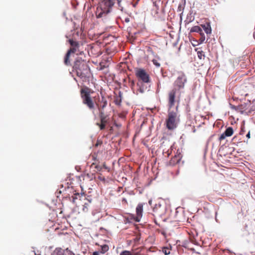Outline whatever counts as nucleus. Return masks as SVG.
<instances>
[{
    "label": "nucleus",
    "mask_w": 255,
    "mask_h": 255,
    "mask_svg": "<svg viewBox=\"0 0 255 255\" xmlns=\"http://www.w3.org/2000/svg\"><path fill=\"white\" fill-rule=\"evenodd\" d=\"M52 255H63L62 250L56 249Z\"/></svg>",
    "instance_id": "23"
},
{
    "label": "nucleus",
    "mask_w": 255,
    "mask_h": 255,
    "mask_svg": "<svg viewBox=\"0 0 255 255\" xmlns=\"http://www.w3.org/2000/svg\"><path fill=\"white\" fill-rule=\"evenodd\" d=\"M95 163H93L92 165H95Z\"/></svg>",
    "instance_id": "40"
},
{
    "label": "nucleus",
    "mask_w": 255,
    "mask_h": 255,
    "mask_svg": "<svg viewBox=\"0 0 255 255\" xmlns=\"http://www.w3.org/2000/svg\"><path fill=\"white\" fill-rule=\"evenodd\" d=\"M201 26L207 34H210L211 33V27L209 23L202 24Z\"/></svg>",
    "instance_id": "16"
},
{
    "label": "nucleus",
    "mask_w": 255,
    "mask_h": 255,
    "mask_svg": "<svg viewBox=\"0 0 255 255\" xmlns=\"http://www.w3.org/2000/svg\"><path fill=\"white\" fill-rule=\"evenodd\" d=\"M234 132L233 129L232 127L228 128L224 132H223L219 137V140L221 141L224 140L227 136H231Z\"/></svg>",
    "instance_id": "10"
},
{
    "label": "nucleus",
    "mask_w": 255,
    "mask_h": 255,
    "mask_svg": "<svg viewBox=\"0 0 255 255\" xmlns=\"http://www.w3.org/2000/svg\"><path fill=\"white\" fill-rule=\"evenodd\" d=\"M190 32L191 33L192 32H198L201 35H203L204 33L202 31V29L199 26H193L191 29H190Z\"/></svg>",
    "instance_id": "13"
},
{
    "label": "nucleus",
    "mask_w": 255,
    "mask_h": 255,
    "mask_svg": "<svg viewBox=\"0 0 255 255\" xmlns=\"http://www.w3.org/2000/svg\"><path fill=\"white\" fill-rule=\"evenodd\" d=\"M126 21H127V22H128V21H129V19H126Z\"/></svg>",
    "instance_id": "39"
},
{
    "label": "nucleus",
    "mask_w": 255,
    "mask_h": 255,
    "mask_svg": "<svg viewBox=\"0 0 255 255\" xmlns=\"http://www.w3.org/2000/svg\"><path fill=\"white\" fill-rule=\"evenodd\" d=\"M103 143V141L100 139H98L97 140L96 143L95 144V146L98 147L99 145H102Z\"/></svg>",
    "instance_id": "28"
},
{
    "label": "nucleus",
    "mask_w": 255,
    "mask_h": 255,
    "mask_svg": "<svg viewBox=\"0 0 255 255\" xmlns=\"http://www.w3.org/2000/svg\"><path fill=\"white\" fill-rule=\"evenodd\" d=\"M69 42L71 45V48L68 51V52H70V53H76L78 51L79 47V44L78 42L73 39H69Z\"/></svg>",
    "instance_id": "9"
},
{
    "label": "nucleus",
    "mask_w": 255,
    "mask_h": 255,
    "mask_svg": "<svg viewBox=\"0 0 255 255\" xmlns=\"http://www.w3.org/2000/svg\"><path fill=\"white\" fill-rule=\"evenodd\" d=\"M94 93V92L87 87H85L80 90V96L83 104L91 110L95 108L94 102L91 96V94Z\"/></svg>",
    "instance_id": "5"
},
{
    "label": "nucleus",
    "mask_w": 255,
    "mask_h": 255,
    "mask_svg": "<svg viewBox=\"0 0 255 255\" xmlns=\"http://www.w3.org/2000/svg\"><path fill=\"white\" fill-rule=\"evenodd\" d=\"M172 153V146L170 147L167 151L163 150V154L166 157H168L169 155Z\"/></svg>",
    "instance_id": "19"
},
{
    "label": "nucleus",
    "mask_w": 255,
    "mask_h": 255,
    "mask_svg": "<svg viewBox=\"0 0 255 255\" xmlns=\"http://www.w3.org/2000/svg\"><path fill=\"white\" fill-rule=\"evenodd\" d=\"M200 49V48L196 49V51L197 52L198 57L200 59H204L205 57L204 52L202 50Z\"/></svg>",
    "instance_id": "17"
},
{
    "label": "nucleus",
    "mask_w": 255,
    "mask_h": 255,
    "mask_svg": "<svg viewBox=\"0 0 255 255\" xmlns=\"http://www.w3.org/2000/svg\"><path fill=\"white\" fill-rule=\"evenodd\" d=\"M246 136L248 138H250V132L249 131L248 133H247Z\"/></svg>",
    "instance_id": "34"
},
{
    "label": "nucleus",
    "mask_w": 255,
    "mask_h": 255,
    "mask_svg": "<svg viewBox=\"0 0 255 255\" xmlns=\"http://www.w3.org/2000/svg\"><path fill=\"white\" fill-rule=\"evenodd\" d=\"M73 68V71L76 72L77 76L82 79L85 78L89 72V68L86 61L80 58L76 59Z\"/></svg>",
    "instance_id": "4"
},
{
    "label": "nucleus",
    "mask_w": 255,
    "mask_h": 255,
    "mask_svg": "<svg viewBox=\"0 0 255 255\" xmlns=\"http://www.w3.org/2000/svg\"><path fill=\"white\" fill-rule=\"evenodd\" d=\"M168 115L165 121L166 127L169 130L175 129L180 122V115L178 112V106L175 110H172L173 107H170L169 103L168 104Z\"/></svg>",
    "instance_id": "2"
},
{
    "label": "nucleus",
    "mask_w": 255,
    "mask_h": 255,
    "mask_svg": "<svg viewBox=\"0 0 255 255\" xmlns=\"http://www.w3.org/2000/svg\"><path fill=\"white\" fill-rule=\"evenodd\" d=\"M202 37L201 38V42H202L204 41L205 39V36H204V34L203 35H201Z\"/></svg>",
    "instance_id": "33"
},
{
    "label": "nucleus",
    "mask_w": 255,
    "mask_h": 255,
    "mask_svg": "<svg viewBox=\"0 0 255 255\" xmlns=\"http://www.w3.org/2000/svg\"><path fill=\"white\" fill-rule=\"evenodd\" d=\"M103 167L106 169H108V167H107L106 165V163H104L103 164Z\"/></svg>",
    "instance_id": "36"
},
{
    "label": "nucleus",
    "mask_w": 255,
    "mask_h": 255,
    "mask_svg": "<svg viewBox=\"0 0 255 255\" xmlns=\"http://www.w3.org/2000/svg\"><path fill=\"white\" fill-rule=\"evenodd\" d=\"M143 212V205L141 203H139L137 205L136 208V216L134 215H131L130 216L131 219L136 222H139L142 216Z\"/></svg>",
    "instance_id": "7"
},
{
    "label": "nucleus",
    "mask_w": 255,
    "mask_h": 255,
    "mask_svg": "<svg viewBox=\"0 0 255 255\" xmlns=\"http://www.w3.org/2000/svg\"><path fill=\"white\" fill-rule=\"evenodd\" d=\"M97 105L98 107V109L100 108V109L104 110L107 105V101L104 97H102L100 104H97Z\"/></svg>",
    "instance_id": "14"
},
{
    "label": "nucleus",
    "mask_w": 255,
    "mask_h": 255,
    "mask_svg": "<svg viewBox=\"0 0 255 255\" xmlns=\"http://www.w3.org/2000/svg\"><path fill=\"white\" fill-rule=\"evenodd\" d=\"M90 203V201H87V202H85L84 205H83V208L82 210L83 212H87L88 210V207L89 206V203Z\"/></svg>",
    "instance_id": "20"
},
{
    "label": "nucleus",
    "mask_w": 255,
    "mask_h": 255,
    "mask_svg": "<svg viewBox=\"0 0 255 255\" xmlns=\"http://www.w3.org/2000/svg\"><path fill=\"white\" fill-rule=\"evenodd\" d=\"M187 82V78L185 74L179 72L178 77L174 82V88L168 94V101L170 107H173L175 103V96L176 94H181V91L184 88L185 83Z\"/></svg>",
    "instance_id": "1"
},
{
    "label": "nucleus",
    "mask_w": 255,
    "mask_h": 255,
    "mask_svg": "<svg viewBox=\"0 0 255 255\" xmlns=\"http://www.w3.org/2000/svg\"><path fill=\"white\" fill-rule=\"evenodd\" d=\"M115 3V0H103L99 2L96 15L97 18H104L110 12Z\"/></svg>",
    "instance_id": "3"
},
{
    "label": "nucleus",
    "mask_w": 255,
    "mask_h": 255,
    "mask_svg": "<svg viewBox=\"0 0 255 255\" xmlns=\"http://www.w3.org/2000/svg\"><path fill=\"white\" fill-rule=\"evenodd\" d=\"M92 157H93V160H95L96 158H95V157L94 156V155H92Z\"/></svg>",
    "instance_id": "38"
},
{
    "label": "nucleus",
    "mask_w": 255,
    "mask_h": 255,
    "mask_svg": "<svg viewBox=\"0 0 255 255\" xmlns=\"http://www.w3.org/2000/svg\"><path fill=\"white\" fill-rule=\"evenodd\" d=\"M90 52L95 56H99L101 54L100 52V47L97 44H94L91 46Z\"/></svg>",
    "instance_id": "11"
},
{
    "label": "nucleus",
    "mask_w": 255,
    "mask_h": 255,
    "mask_svg": "<svg viewBox=\"0 0 255 255\" xmlns=\"http://www.w3.org/2000/svg\"><path fill=\"white\" fill-rule=\"evenodd\" d=\"M120 255H141V254L139 252H134L133 251L125 250L122 252Z\"/></svg>",
    "instance_id": "15"
},
{
    "label": "nucleus",
    "mask_w": 255,
    "mask_h": 255,
    "mask_svg": "<svg viewBox=\"0 0 255 255\" xmlns=\"http://www.w3.org/2000/svg\"><path fill=\"white\" fill-rule=\"evenodd\" d=\"M100 121H101V123H102L107 124L108 122V119L107 118V116L100 119Z\"/></svg>",
    "instance_id": "26"
},
{
    "label": "nucleus",
    "mask_w": 255,
    "mask_h": 255,
    "mask_svg": "<svg viewBox=\"0 0 255 255\" xmlns=\"http://www.w3.org/2000/svg\"><path fill=\"white\" fill-rule=\"evenodd\" d=\"M135 75L143 83L149 82V76L145 71L142 69H138L136 70Z\"/></svg>",
    "instance_id": "6"
},
{
    "label": "nucleus",
    "mask_w": 255,
    "mask_h": 255,
    "mask_svg": "<svg viewBox=\"0 0 255 255\" xmlns=\"http://www.w3.org/2000/svg\"><path fill=\"white\" fill-rule=\"evenodd\" d=\"M121 102V99L119 100L118 99H117L115 100V103L117 105H119L120 104Z\"/></svg>",
    "instance_id": "31"
},
{
    "label": "nucleus",
    "mask_w": 255,
    "mask_h": 255,
    "mask_svg": "<svg viewBox=\"0 0 255 255\" xmlns=\"http://www.w3.org/2000/svg\"><path fill=\"white\" fill-rule=\"evenodd\" d=\"M154 210V212L156 213L157 214H160L161 213V212L160 211H158V209L157 207L154 208L153 209Z\"/></svg>",
    "instance_id": "30"
},
{
    "label": "nucleus",
    "mask_w": 255,
    "mask_h": 255,
    "mask_svg": "<svg viewBox=\"0 0 255 255\" xmlns=\"http://www.w3.org/2000/svg\"><path fill=\"white\" fill-rule=\"evenodd\" d=\"M158 59H154L152 60L153 64L156 67H159L160 66V64L159 62H158V60L159 59V58L158 57Z\"/></svg>",
    "instance_id": "21"
},
{
    "label": "nucleus",
    "mask_w": 255,
    "mask_h": 255,
    "mask_svg": "<svg viewBox=\"0 0 255 255\" xmlns=\"http://www.w3.org/2000/svg\"><path fill=\"white\" fill-rule=\"evenodd\" d=\"M97 125L99 127L101 130H103L105 128L106 124L101 123L100 124L97 123Z\"/></svg>",
    "instance_id": "27"
},
{
    "label": "nucleus",
    "mask_w": 255,
    "mask_h": 255,
    "mask_svg": "<svg viewBox=\"0 0 255 255\" xmlns=\"http://www.w3.org/2000/svg\"><path fill=\"white\" fill-rule=\"evenodd\" d=\"M163 252L165 254V255H167L170 254V251L167 248L164 249L163 250Z\"/></svg>",
    "instance_id": "29"
},
{
    "label": "nucleus",
    "mask_w": 255,
    "mask_h": 255,
    "mask_svg": "<svg viewBox=\"0 0 255 255\" xmlns=\"http://www.w3.org/2000/svg\"><path fill=\"white\" fill-rule=\"evenodd\" d=\"M95 168H97V169L98 171H101L102 169V167L98 165L95 166Z\"/></svg>",
    "instance_id": "32"
},
{
    "label": "nucleus",
    "mask_w": 255,
    "mask_h": 255,
    "mask_svg": "<svg viewBox=\"0 0 255 255\" xmlns=\"http://www.w3.org/2000/svg\"><path fill=\"white\" fill-rule=\"evenodd\" d=\"M140 84L141 85V86L139 85V83L137 84L138 86H139V89H138V91L140 93H143L144 92V88L143 87L142 82H140Z\"/></svg>",
    "instance_id": "25"
},
{
    "label": "nucleus",
    "mask_w": 255,
    "mask_h": 255,
    "mask_svg": "<svg viewBox=\"0 0 255 255\" xmlns=\"http://www.w3.org/2000/svg\"><path fill=\"white\" fill-rule=\"evenodd\" d=\"M99 117L100 119L103 118L104 117H106L107 116L105 115L104 114V112L103 110L100 109V108L99 109Z\"/></svg>",
    "instance_id": "24"
},
{
    "label": "nucleus",
    "mask_w": 255,
    "mask_h": 255,
    "mask_svg": "<svg viewBox=\"0 0 255 255\" xmlns=\"http://www.w3.org/2000/svg\"><path fill=\"white\" fill-rule=\"evenodd\" d=\"M93 255H99V253L98 252H95L93 253Z\"/></svg>",
    "instance_id": "35"
},
{
    "label": "nucleus",
    "mask_w": 255,
    "mask_h": 255,
    "mask_svg": "<svg viewBox=\"0 0 255 255\" xmlns=\"http://www.w3.org/2000/svg\"><path fill=\"white\" fill-rule=\"evenodd\" d=\"M70 54L71 53H70V52H67L65 55V57L64 58V63L66 65H69L70 64V61L69 60V57H70Z\"/></svg>",
    "instance_id": "18"
},
{
    "label": "nucleus",
    "mask_w": 255,
    "mask_h": 255,
    "mask_svg": "<svg viewBox=\"0 0 255 255\" xmlns=\"http://www.w3.org/2000/svg\"><path fill=\"white\" fill-rule=\"evenodd\" d=\"M79 198L80 200H82V198H84V200L86 199L85 196L80 195L79 193H75L71 197V199H70V200L72 201L73 203L76 204V200Z\"/></svg>",
    "instance_id": "12"
},
{
    "label": "nucleus",
    "mask_w": 255,
    "mask_h": 255,
    "mask_svg": "<svg viewBox=\"0 0 255 255\" xmlns=\"http://www.w3.org/2000/svg\"><path fill=\"white\" fill-rule=\"evenodd\" d=\"M232 108L233 109H235L236 110V107L235 106H232Z\"/></svg>",
    "instance_id": "37"
},
{
    "label": "nucleus",
    "mask_w": 255,
    "mask_h": 255,
    "mask_svg": "<svg viewBox=\"0 0 255 255\" xmlns=\"http://www.w3.org/2000/svg\"><path fill=\"white\" fill-rule=\"evenodd\" d=\"M182 157V154H181L179 150H178L177 151L176 154L169 161L168 165L170 166L175 165L180 161Z\"/></svg>",
    "instance_id": "8"
},
{
    "label": "nucleus",
    "mask_w": 255,
    "mask_h": 255,
    "mask_svg": "<svg viewBox=\"0 0 255 255\" xmlns=\"http://www.w3.org/2000/svg\"><path fill=\"white\" fill-rule=\"evenodd\" d=\"M101 250H102L101 252L103 254H104L105 252H106L107 251H108L109 250V246L107 245H104V246H102Z\"/></svg>",
    "instance_id": "22"
}]
</instances>
